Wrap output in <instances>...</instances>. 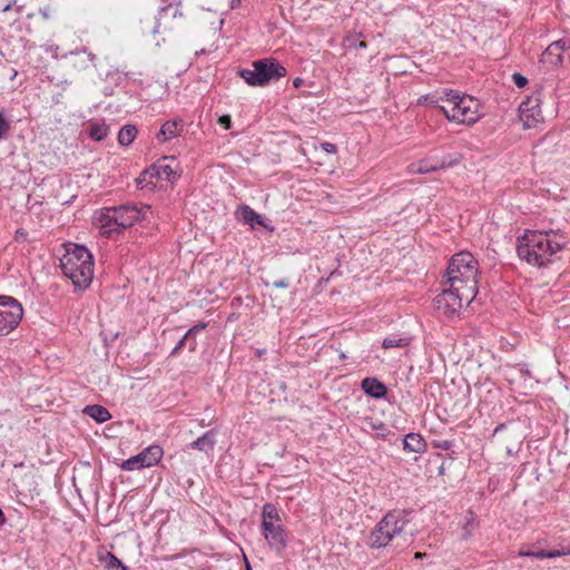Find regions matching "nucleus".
<instances>
[{"label":"nucleus","mask_w":570,"mask_h":570,"mask_svg":"<svg viewBox=\"0 0 570 570\" xmlns=\"http://www.w3.org/2000/svg\"><path fill=\"white\" fill-rule=\"evenodd\" d=\"M178 135V122L176 120L166 121L158 132V137L161 136L164 140L173 139Z\"/></svg>","instance_id":"25"},{"label":"nucleus","mask_w":570,"mask_h":570,"mask_svg":"<svg viewBox=\"0 0 570 570\" xmlns=\"http://www.w3.org/2000/svg\"><path fill=\"white\" fill-rule=\"evenodd\" d=\"M18 72L17 70L12 69V72L10 75V80H13L17 77Z\"/></svg>","instance_id":"47"},{"label":"nucleus","mask_w":570,"mask_h":570,"mask_svg":"<svg viewBox=\"0 0 570 570\" xmlns=\"http://www.w3.org/2000/svg\"><path fill=\"white\" fill-rule=\"evenodd\" d=\"M451 445H452L451 441H443L442 443L439 444V446L444 450H449L451 448Z\"/></svg>","instance_id":"43"},{"label":"nucleus","mask_w":570,"mask_h":570,"mask_svg":"<svg viewBox=\"0 0 570 570\" xmlns=\"http://www.w3.org/2000/svg\"><path fill=\"white\" fill-rule=\"evenodd\" d=\"M28 233L24 229H18L16 232V240H26Z\"/></svg>","instance_id":"39"},{"label":"nucleus","mask_w":570,"mask_h":570,"mask_svg":"<svg viewBox=\"0 0 570 570\" xmlns=\"http://www.w3.org/2000/svg\"><path fill=\"white\" fill-rule=\"evenodd\" d=\"M570 49V40L559 39L553 41L544 50L543 60L553 66L562 65V53Z\"/></svg>","instance_id":"15"},{"label":"nucleus","mask_w":570,"mask_h":570,"mask_svg":"<svg viewBox=\"0 0 570 570\" xmlns=\"http://www.w3.org/2000/svg\"><path fill=\"white\" fill-rule=\"evenodd\" d=\"M206 326H207V323H205V322H200V323H198V324L194 325L193 327H190V328L186 332V334H185V335H186L187 337H189V336H191V335H194V334H196V333H198V332H200V331L205 330V328H206Z\"/></svg>","instance_id":"35"},{"label":"nucleus","mask_w":570,"mask_h":570,"mask_svg":"<svg viewBox=\"0 0 570 570\" xmlns=\"http://www.w3.org/2000/svg\"><path fill=\"white\" fill-rule=\"evenodd\" d=\"M425 556H426V553H424V552H416V553L414 554V558H415V559H423Z\"/></svg>","instance_id":"45"},{"label":"nucleus","mask_w":570,"mask_h":570,"mask_svg":"<svg viewBox=\"0 0 570 570\" xmlns=\"http://www.w3.org/2000/svg\"><path fill=\"white\" fill-rule=\"evenodd\" d=\"M406 345H409V340L405 337L397 336L384 338L382 342L383 348L404 347Z\"/></svg>","instance_id":"30"},{"label":"nucleus","mask_w":570,"mask_h":570,"mask_svg":"<svg viewBox=\"0 0 570 570\" xmlns=\"http://www.w3.org/2000/svg\"><path fill=\"white\" fill-rule=\"evenodd\" d=\"M446 281L443 285L464 287L465 297L469 294L478 293V262L469 252L455 254L450 261L446 272Z\"/></svg>","instance_id":"5"},{"label":"nucleus","mask_w":570,"mask_h":570,"mask_svg":"<svg viewBox=\"0 0 570 570\" xmlns=\"http://www.w3.org/2000/svg\"><path fill=\"white\" fill-rule=\"evenodd\" d=\"M303 82H304V80H303L302 78L297 77V78H295V79L293 80V86H294L295 88H299V87L303 85Z\"/></svg>","instance_id":"42"},{"label":"nucleus","mask_w":570,"mask_h":570,"mask_svg":"<svg viewBox=\"0 0 570 570\" xmlns=\"http://www.w3.org/2000/svg\"><path fill=\"white\" fill-rule=\"evenodd\" d=\"M566 244V236L559 230H527L518 237L517 253L521 261L543 268L558 259Z\"/></svg>","instance_id":"1"},{"label":"nucleus","mask_w":570,"mask_h":570,"mask_svg":"<svg viewBox=\"0 0 570 570\" xmlns=\"http://www.w3.org/2000/svg\"><path fill=\"white\" fill-rule=\"evenodd\" d=\"M444 288L441 294H439L435 299L436 308L442 312L444 315L452 316L456 314L463 305V302L470 303L476 296V293L469 294L465 297L464 287L443 285Z\"/></svg>","instance_id":"9"},{"label":"nucleus","mask_w":570,"mask_h":570,"mask_svg":"<svg viewBox=\"0 0 570 570\" xmlns=\"http://www.w3.org/2000/svg\"><path fill=\"white\" fill-rule=\"evenodd\" d=\"M253 69H242L238 75L246 83L254 87H263L285 77L286 68L275 58H264L252 63Z\"/></svg>","instance_id":"6"},{"label":"nucleus","mask_w":570,"mask_h":570,"mask_svg":"<svg viewBox=\"0 0 570 570\" xmlns=\"http://www.w3.org/2000/svg\"><path fill=\"white\" fill-rule=\"evenodd\" d=\"M188 337L186 335L183 336V338L177 343V345L175 346V348L173 350L171 354H175L177 351H179L180 348H183L186 340Z\"/></svg>","instance_id":"40"},{"label":"nucleus","mask_w":570,"mask_h":570,"mask_svg":"<svg viewBox=\"0 0 570 570\" xmlns=\"http://www.w3.org/2000/svg\"><path fill=\"white\" fill-rule=\"evenodd\" d=\"M104 560L108 570H127L122 562L111 552H107Z\"/></svg>","instance_id":"29"},{"label":"nucleus","mask_w":570,"mask_h":570,"mask_svg":"<svg viewBox=\"0 0 570 570\" xmlns=\"http://www.w3.org/2000/svg\"><path fill=\"white\" fill-rule=\"evenodd\" d=\"M83 413H86L98 423H104L111 419L109 411L105 406L98 404L87 405L83 410Z\"/></svg>","instance_id":"21"},{"label":"nucleus","mask_w":570,"mask_h":570,"mask_svg":"<svg viewBox=\"0 0 570 570\" xmlns=\"http://www.w3.org/2000/svg\"><path fill=\"white\" fill-rule=\"evenodd\" d=\"M10 130V122L0 114V140L3 139Z\"/></svg>","instance_id":"33"},{"label":"nucleus","mask_w":570,"mask_h":570,"mask_svg":"<svg viewBox=\"0 0 570 570\" xmlns=\"http://www.w3.org/2000/svg\"><path fill=\"white\" fill-rule=\"evenodd\" d=\"M216 435L217 431L216 429H212L204 433L202 436L196 439L194 442L190 443V449L198 450L205 453H208L214 450L216 444Z\"/></svg>","instance_id":"19"},{"label":"nucleus","mask_w":570,"mask_h":570,"mask_svg":"<svg viewBox=\"0 0 570 570\" xmlns=\"http://www.w3.org/2000/svg\"><path fill=\"white\" fill-rule=\"evenodd\" d=\"M512 79L514 85L519 88H523L528 83V79L518 72L512 75Z\"/></svg>","instance_id":"34"},{"label":"nucleus","mask_w":570,"mask_h":570,"mask_svg":"<svg viewBox=\"0 0 570 570\" xmlns=\"http://www.w3.org/2000/svg\"><path fill=\"white\" fill-rule=\"evenodd\" d=\"M218 124L222 125L225 129H229L232 125L230 117L228 115H223L218 118Z\"/></svg>","instance_id":"36"},{"label":"nucleus","mask_w":570,"mask_h":570,"mask_svg":"<svg viewBox=\"0 0 570 570\" xmlns=\"http://www.w3.org/2000/svg\"><path fill=\"white\" fill-rule=\"evenodd\" d=\"M288 285L289 284L287 279H278L273 283V286L276 288H286Z\"/></svg>","instance_id":"38"},{"label":"nucleus","mask_w":570,"mask_h":570,"mask_svg":"<svg viewBox=\"0 0 570 570\" xmlns=\"http://www.w3.org/2000/svg\"><path fill=\"white\" fill-rule=\"evenodd\" d=\"M461 159H462V156L459 154H455V155L444 156L440 161H436V163H438L439 169H444V168H449V167H453V166L458 165L461 161Z\"/></svg>","instance_id":"31"},{"label":"nucleus","mask_w":570,"mask_h":570,"mask_svg":"<svg viewBox=\"0 0 570 570\" xmlns=\"http://www.w3.org/2000/svg\"><path fill=\"white\" fill-rule=\"evenodd\" d=\"M476 527V517L472 511H469L465 517V522L462 527L461 539L469 540L472 537V532Z\"/></svg>","instance_id":"27"},{"label":"nucleus","mask_w":570,"mask_h":570,"mask_svg":"<svg viewBox=\"0 0 570 570\" xmlns=\"http://www.w3.org/2000/svg\"><path fill=\"white\" fill-rule=\"evenodd\" d=\"M109 134V126L106 124H90L89 136L96 141L104 140Z\"/></svg>","instance_id":"26"},{"label":"nucleus","mask_w":570,"mask_h":570,"mask_svg":"<svg viewBox=\"0 0 570 570\" xmlns=\"http://www.w3.org/2000/svg\"><path fill=\"white\" fill-rule=\"evenodd\" d=\"M164 454L159 445H150L141 451L139 454L125 460L120 468L125 471H135L141 468H150L157 464Z\"/></svg>","instance_id":"11"},{"label":"nucleus","mask_w":570,"mask_h":570,"mask_svg":"<svg viewBox=\"0 0 570 570\" xmlns=\"http://www.w3.org/2000/svg\"><path fill=\"white\" fill-rule=\"evenodd\" d=\"M136 136L137 128L134 125H126L118 132V142L121 146H129Z\"/></svg>","instance_id":"24"},{"label":"nucleus","mask_w":570,"mask_h":570,"mask_svg":"<svg viewBox=\"0 0 570 570\" xmlns=\"http://www.w3.org/2000/svg\"><path fill=\"white\" fill-rule=\"evenodd\" d=\"M321 147H322V149H323L324 151H326L327 154H334V153H336V150H337L336 146H335L334 144H332V142H323V144L321 145Z\"/></svg>","instance_id":"37"},{"label":"nucleus","mask_w":570,"mask_h":570,"mask_svg":"<svg viewBox=\"0 0 570 570\" xmlns=\"http://www.w3.org/2000/svg\"><path fill=\"white\" fill-rule=\"evenodd\" d=\"M546 540H538L529 549L522 548L519 551L520 557H529L535 559H553L557 557L570 556V546H561L558 549L546 550L541 546L546 543Z\"/></svg>","instance_id":"13"},{"label":"nucleus","mask_w":570,"mask_h":570,"mask_svg":"<svg viewBox=\"0 0 570 570\" xmlns=\"http://www.w3.org/2000/svg\"><path fill=\"white\" fill-rule=\"evenodd\" d=\"M237 215L240 220H243L246 224H250L252 226L254 224H263L262 216L254 212L249 206H240L237 210Z\"/></svg>","instance_id":"23"},{"label":"nucleus","mask_w":570,"mask_h":570,"mask_svg":"<svg viewBox=\"0 0 570 570\" xmlns=\"http://www.w3.org/2000/svg\"><path fill=\"white\" fill-rule=\"evenodd\" d=\"M262 517L263 523L279 522L277 510L271 503L264 505Z\"/></svg>","instance_id":"28"},{"label":"nucleus","mask_w":570,"mask_h":570,"mask_svg":"<svg viewBox=\"0 0 570 570\" xmlns=\"http://www.w3.org/2000/svg\"><path fill=\"white\" fill-rule=\"evenodd\" d=\"M63 274L79 289L88 287L94 276V257L82 245H75L60 259Z\"/></svg>","instance_id":"4"},{"label":"nucleus","mask_w":570,"mask_h":570,"mask_svg":"<svg viewBox=\"0 0 570 570\" xmlns=\"http://www.w3.org/2000/svg\"><path fill=\"white\" fill-rule=\"evenodd\" d=\"M491 439L505 450L508 456H515L523 442L520 425L512 421L499 424L494 429Z\"/></svg>","instance_id":"8"},{"label":"nucleus","mask_w":570,"mask_h":570,"mask_svg":"<svg viewBox=\"0 0 570 570\" xmlns=\"http://www.w3.org/2000/svg\"><path fill=\"white\" fill-rule=\"evenodd\" d=\"M425 99L438 106L450 121L470 125L478 121L481 116L479 100L452 89H444L443 96L436 100L430 97Z\"/></svg>","instance_id":"3"},{"label":"nucleus","mask_w":570,"mask_h":570,"mask_svg":"<svg viewBox=\"0 0 570 570\" xmlns=\"http://www.w3.org/2000/svg\"><path fill=\"white\" fill-rule=\"evenodd\" d=\"M265 539L273 547L281 548L285 546V534L278 522L262 523Z\"/></svg>","instance_id":"16"},{"label":"nucleus","mask_w":570,"mask_h":570,"mask_svg":"<svg viewBox=\"0 0 570 570\" xmlns=\"http://www.w3.org/2000/svg\"><path fill=\"white\" fill-rule=\"evenodd\" d=\"M183 13L175 4L161 8L154 21L147 19L145 29H150L154 35L168 36L183 27Z\"/></svg>","instance_id":"7"},{"label":"nucleus","mask_w":570,"mask_h":570,"mask_svg":"<svg viewBox=\"0 0 570 570\" xmlns=\"http://www.w3.org/2000/svg\"><path fill=\"white\" fill-rule=\"evenodd\" d=\"M242 0H229L228 7L229 9H235L240 4Z\"/></svg>","instance_id":"41"},{"label":"nucleus","mask_w":570,"mask_h":570,"mask_svg":"<svg viewBox=\"0 0 570 570\" xmlns=\"http://www.w3.org/2000/svg\"><path fill=\"white\" fill-rule=\"evenodd\" d=\"M151 215L153 212L148 205L126 204L105 208L95 219L101 234L111 237L114 233L129 228L139 220H149Z\"/></svg>","instance_id":"2"},{"label":"nucleus","mask_w":570,"mask_h":570,"mask_svg":"<svg viewBox=\"0 0 570 570\" xmlns=\"http://www.w3.org/2000/svg\"><path fill=\"white\" fill-rule=\"evenodd\" d=\"M520 119L525 128L533 127L543 119L538 97H528L519 106Z\"/></svg>","instance_id":"12"},{"label":"nucleus","mask_w":570,"mask_h":570,"mask_svg":"<svg viewBox=\"0 0 570 570\" xmlns=\"http://www.w3.org/2000/svg\"><path fill=\"white\" fill-rule=\"evenodd\" d=\"M412 166L415 167L412 170L414 173H419V174H426V173H432V171L439 170L438 163L431 165L429 163V160H422L417 165H412Z\"/></svg>","instance_id":"32"},{"label":"nucleus","mask_w":570,"mask_h":570,"mask_svg":"<svg viewBox=\"0 0 570 570\" xmlns=\"http://www.w3.org/2000/svg\"><path fill=\"white\" fill-rule=\"evenodd\" d=\"M10 7H11L10 4L6 6L2 11L6 12V11L10 10Z\"/></svg>","instance_id":"48"},{"label":"nucleus","mask_w":570,"mask_h":570,"mask_svg":"<svg viewBox=\"0 0 570 570\" xmlns=\"http://www.w3.org/2000/svg\"><path fill=\"white\" fill-rule=\"evenodd\" d=\"M146 174L167 181H173L176 178L175 171L168 165L153 166L150 169L146 170Z\"/></svg>","instance_id":"22"},{"label":"nucleus","mask_w":570,"mask_h":570,"mask_svg":"<svg viewBox=\"0 0 570 570\" xmlns=\"http://www.w3.org/2000/svg\"><path fill=\"white\" fill-rule=\"evenodd\" d=\"M22 305L11 296H0V335L11 333L21 322Z\"/></svg>","instance_id":"10"},{"label":"nucleus","mask_w":570,"mask_h":570,"mask_svg":"<svg viewBox=\"0 0 570 570\" xmlns=\"http://www.w3.org/2000/svg\"><path fill=\"white\" fill-rule=\"evenodd\" d=\"M246 570H252L248 562H246Z\"/></svg>","instance_id":"49"},{"label":"nucleus","mask_w":570,"mask_h":570,"mask_svg":"<svg viewBox=\"0 0 570 570\" xmlns=\"http://www.w3.org/2000/svg\"><path fill=\"white\" fill-rule=\"evenodd\" d=\"M386 514H393V521L386 524L385 530L390 532L393 537L400 534L405 525L409 523L407 514L409 512L406 510H392L389 511Z\"/></svg>","instance_id":"18"},{"label":"nucleus","mask_w":570,"mask_h":570,"mask_svg":"<svg viewBox=\"0 0 570 570\" xmlns=\"http://www.w3.org/2000/svg\"><path fill=\"white\" fill-rule=\"evenodd\" d=\"M355 47L358 49H365L367 47V43L365 41H358Z\"/></svg>","instance_id":"44"},{"label":"nucleus","mask_w":570,"mask_h":570,"mask_svg":"<svg viewBox=\"0 0 570 570\" xmlns=\"http://www.w3.org/2000/svg\"><path fill=\"white\" fill-rule=\"evenodd\" d=\"M393 521V514H385L383 519L376 524L374 530L370 535V546L372 548H383L386 547L390 541L394 538L387 530H385L386 524Z\"/></svg>","instance_id":"14"},{"label":"nucleus","mask_w":570,"mask_h":570,"mask_svg":"<svg viewBox=\"0 0 570 570\" xmlns=\"http://www.w3.org/2000/svg\"><path fill=\"white\" fill-rule=\"evenodd\" d=\"M425 440L417 433H409L403 439V449L407 452L421 454L426 451Z\"/></svg>","instance_id":"20"},{"label":"nucleus","mask_w":570,"mask_h":570,"mask_svg":"<svg viewBox=\"0 0 570 570\" xmlns=\"http://www.w3.org/2000/svg\"><path fill=\"white\" fill-rule=\"evenodd\" d=\"M361 387L365 394L373 399H383L387 393L386 386L376 377H365L361 382Z\"/></svg>","instance_id":"17"},{"label":"nucleus","mask_w":570,"mask_h":570,"mask_svg":"<svg viewBox=\"0 0 570 570\" xmlns=\"http://www.w3.org/2000/svg\"><path fill=\"white\" fill-rule=\"evenodd\" d=\"M4 521H6L4 514H3L2 510L0 509V524L4 523Z\"/></svg>","instance_id":"46"}]
</instances>
